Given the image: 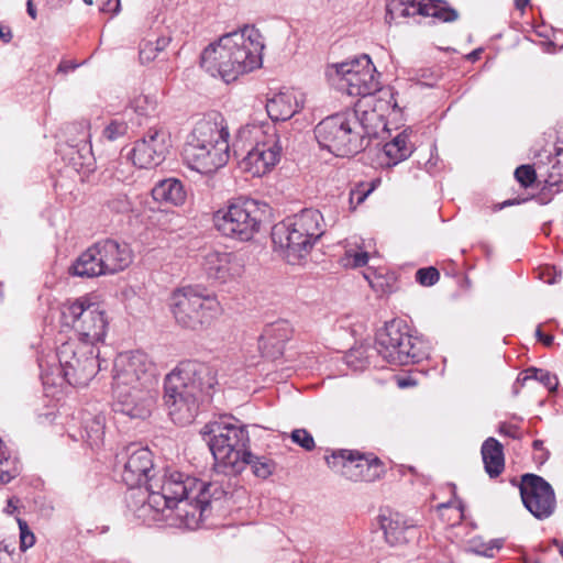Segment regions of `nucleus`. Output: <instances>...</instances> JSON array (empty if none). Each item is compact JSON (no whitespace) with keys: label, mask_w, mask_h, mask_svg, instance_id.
I'll use <instances>...</instances> for the list:
<instances>
[{"label":"nucleus","mask_w":563,"mask_h":563,"mask_svg":"<svg viewBox=\"0 0 563 563\" xmlns=\"http://www.w3.org/2000/svg\"><path fill=\"white\" fill-rule=\"evenodd\" d=\"M498 432L503 435L509 437L515 440H521L523 435L520 428L517 424L508 422H501L499 424Z\"/></svg>","instance_id":"8fccbe9b"},{"label":"nucleus","mask_w":563,"mask_h":563,"mask_svg":"<svg viewBox=\"0 0 563 563\" xmlns=\"http://www.w3.org/2000/svg\"><path fill=\"white\" fill-rule=\"evenodd\" d=\"M150 490V501L144 509L154 508L155 514L175 511L189 529L199 527L212 499L225 495L218 483H206L174 468H165L164 474L151 483Z\"/></svg>","instance_id":"f257e3e1"},{"label":"nucleus","mask_w":563,"mask_h":563,"mask_svg":"<svg viewBox=\"0 0 563 563\" xmlns=\"http://www.w3.org/2000/svg\"><path fill=\"white\" fill-rule=\"evenodd\" d=\"M369 351L363 345L351 349L344 356L346 365L354 371H363L369 365Z\"/></svg>","instance_id":"f704fd0d"},{"label":"nucleus","mask_w":563,"mask_h":563,"mask_svg":"<svg viewBox=\"0 0 563 563\" xmlns=\"http://www.w3.org/2000/svg\"><path fill=\"white\" fill-rule=\"evenodd\" d=\"M260 37L258 31L249 26L224 34L203 49L200 65L211 76H219L225 82L235 80L240 75L261 66L264 44Z\"/></svg>","instance_id":"7ed1b4c3"},{"label":"nucleus","mask_w":563,"mask_h":563,"mask_svg":"<svg viewBox=\"0 0 563 563\" xmlns=\"http://www.w3.org/2000/svg\"><path fill=\"white\" fill-rule=\"evenodd\" d=\"M85 434L82 438L88 443V445L93 448H99L103 443L104 438V417L95 416L93 418L86 421L84 427Z\"/></svg>","instance_id":"473e14b6"},{"label":"nucleus","mask_w":563,"mask_h":563,"mask_svg":"<svg viewBox=\"0 0 563 563\" xmlns=\"http://www.w3.org/2000/svg\"><path fill=\"white\" fill-rule=\"evenodd\" d=\"M440 278L439 271L433 267L419 268L416 272V280L422 286H433Z\"/></svg>","instance_id":"a18cd8bd"},{"label":"nucleus","mask_w":563,"mask_h":563,"mask_svg":"<svg viewBox=\"0 0 563 563\" xmlns=\"http://www.w3.org/2000/svg\"><path fill=\"white\" fill-rule=\"evenodd\" d=\"M365 60H371L369 56L366 54H363L358 57H355L353 59L340 63L334 65L335 73L339 77L345 76V69H350L353 71H360L363 68L365 69Z\"/></svg>","instance_id":"a19ab883"},{"label":"nucleus","mask_w":563,"mask_h":563,"mask_svg":"<svg viewBox=\"0 0 563 563\" xmlns=\"http://www.w3.org/2000/svg\"><path fill=\"white\" fill-rule=\"evenodd\" d=\"M266 112L272 121H287L299 111L296 97L290 92H279L266 101Z\"/></svg>","instance_id":"c85d7f7f"},{"label":"nucleus","mask_w":563,"mask_h":563,"mask_svg":"<svg viewBox=\"0 0 563 563\" xmlns=\"http://www.w3.org/2000/svg\"><path fill=\"white\" fill-rule=\"evenodd\" d=\"M217 384L213 365L195 360L180 362L164 380V402L170 419L180 426L194 422Z\"/></svg>","instance_id":"f03ea898"},{"label":"nucleus","mask_w":563,"mask_h":563,"mask_svg":"<svg viewBox=\"0 0 563 563\" xmlns=\"http://www.w3.org/2000/svg\"><path fill=\"white\" fill-rule=\"evenodd\" d=\"M155 107L156 102L148 96H139L131 103L133 111L141 117H147L155 110Z\"/></svg>","instance_id":"37998d69"},{"label":"nucleus","mask_w":563,"mask_h":563,"mask_svg":"<svg viewBox=\"0 0 563 563\" xmlns=\"http://www.w3.org/2000/svg\"><path fill=\"white\" fill-rule=\"evenodd\" d=\"M501 548V543L498 540L490 541L487 544H481L478 547H474L472 550L479 555L492 558L494 556L495 550H499Z\"/></svg>","instance_id":"3c124183"},{"label":"nucleus","mask_w":563,"mask_h":563,"mask_svg":"<svg viewBox=\"0 0 563 563\" xmlns=\"http://www.w3.org/2000/svg\"><path fill=\"white\" fill-rule=\"evenodd\" d=\"M201 434L213 455L218 473L236 475L244 470L243 455L249 451L250 435L243 423L233 417H221L207 423Z\"/></svg>","instance_id":"20e7f679"},{"label":"nucleus","mask_w":563,"mask_h":563,"mask_svg":"<svg viewBox=\"0 0 563 563\" xmlns=\"http://www.w3.org/2000/svg\"><path fill=\"white\" fill-rule=\"evenodd\" d=\"M169 43L167 37H158L154 43V46L157 48V52H162Z\"/></svg>","instance_id":"bf43d9fd"},{"label":"nucleus","mask_w":563,"mask_h":563,"mask_svg":"<svg viewBox=\"0 0 563 563\" xmlns=\"http://www.w3.org/2000/svg\"><path fill=\"white\" fill-rule=\"evenodd\" d=\"M368 192H369V190L365 194H357V203L363 202V200L366 198Z\"/></svg>","instance_id":"69168bd1"},{"label":"nucleus","mask_w":563,"mask_h":563,"mask_svg":"<svg viewBox=\"0 0 563 563\" xmlns=\"http://www.w3.org/2000/svg\"><path fill=\"white\" fill-rule=\"evenodd\" d=\"M183 159L192 170L211 174L227 164L229 150L222 142L217 146L187 140L183 150Z\"/></svg>","instance_id":"f3484780"},{"label":"nucleus","mask_w":563,"mask_h":563,"mask_svg":"<svg viewBox=\"0 0 563 563\" xmlns=\"http://www.w3.org/2000/svg\"><path fill=\"white\" fill-rule=\"evenodd\" d=\"M515 178L522 187L528 188L536 181L537 174L531 165H521L516 168Z\"/></svg>","instance_id":"c03bdc74"},{"label":"nucleus","mask_w":563,"mask_h":563,"mask_svg":"<svg viewBox=\"0 0 563 563\" xmlns=\"http://www.w3.org/2000/svg\"><path fill=\"white\" fill-rule=\"evenodd\" d=\"M529 2L530 0H515V7L516 9L523 11Z\"/></svg>","instance_id":"680f3d73"},{"label":"nucleus","mask_w":563,"mask_h":563,"mask_svg":"<svg viewBox=\"0 0 563 563\" xmlns=\"http://www.w3.org/2000/svg\"><path fill=\"white\" fill-rule=\"evenodd\" d=\"M272 241L290 264L303 258L314 245L290 218L273 227Z\"/></svg>","instance_id":"a211bd4d"},{"label":"nucleus","mask_w":563,"mask_h":563,"mask_svg":"<svg viewBox=\"0 0 563 563\" xmlns=\"http://www.w3.org/2000/svg\"><path fill=\"white\" fill-rule=\"evenodd\" d=\"M10 556L9 552L7 551V549L4 547H1L0 545V563H2L3 561H5Z\"/></svg>","instance_id":"0e129e2a"},{"label":"nucleus","mask_w":563,"mask_h":563,"mask_svg":"<svg viewBox=\"0 0 563 563\" xmlns=\"http://www.w3.org/2000/svg\"><path fill=\"white\" fill-rule=\"evenodd\" d=\"M152 197L161 203L179 206L186 200V191L180 180L168 178L155 185L152 189Z\"/></svg>","instance_id":"7c9ffc66"},{"label":"nucleus","mask_w":563,"mask_h":563,"mask_svg":"<svg viewBox=\"0 0 563 563\" xmlns=\"http://www.w3.org/2000/svg\"><path fill=\"white\" fill-rule=\"evenodd\" d=\"M263 212L258 201L241 198L230 203L227 209L218 210L213 222L222 235L249 241L258 232Z\"/></svg>","instance_id":"9b49d317"},{"label":"nucleus","mask_w":563,"mask_h":563,"mask_svg":"<svg viewBox=\"0 0 563 563\" xmlns=\"http://www.w3.org/2000/svg\"><path fill=\"white\" fill-rule=\"evenodd\" d=\"M290 219L313 244L324 234L323 217L317 209H303Z\"/></svg>","instance_id":"c756f323"},{"label":"nucleus","mask_w":563,"mask_h":563,"mask_svg":"<svg viewBox=\"0 0 563 563\" xmlns=\"http://www.w3.org/2000/svg\"><path fill=\"white\" fill-rule=\"evenodd\" d=\"M153 384V364L145 353H124L115 358L112 388H151Z\"/></svg>","instance_id":"4468645a"},{"label":"nucleus","mask_w":563,"mask_h":563,"mask_svg":"<svg viewBox=\"0 0 563 563\" xmlns=\"http://www.w3.org/2000/svg\"><path fill=\"white\" fill-rule=\"evenodd\" d=\"M365 69L353 71L345 69V76L339 77V87L355 97L372 96L379 91L378 74L372 60H365Z\"/></svg>","instance_id":"412c9836"},{"label":"nucleus","mask_w":563,"mask_h":563,"mask_svg":"<svg viewBox=\"0 0 563 563\" xmlns=\"http://www.w3.org/2000/svg\"><path fill=\"white\" fill-rule=\"evenodd\" d=\"M398 384L400 387H407V386L411 385V382L409 379H402V380H399Z\"/></svg>","instance_id":"338daca9"},{"label":"nucleus","mask_w":563,"mask_h":563,"mask_svg":"<svg viewBox=\"0 0 563 563\" xmlns=\"http://www.w3.org/2000/svg\"><path fill=\"white\" fill-rule=\"evenodd\" d=\"M544 183L549 188L555 187L558 191L563 190V162L558 159L552 164Z\"/></svg>","instance_id":"ea45409f"},{"label":"nucleus","mask_w":563,"mask_h":563,"mask_svg":"<svg viewBox=\"0 0 563 563\" xmlns=\"http://www.w3.org/2000/svg\"><path fill=\"white\" fill-rule=\"evenodd\" d=\"M103 12H112L113 14L120 11V0H108L101 8Z\"/></svg>","instance_id":"5fc2aeb1"},{"label":"nucleus","mask_w":563,"mask_h":563,"mask_svg":"<svg viewBox=\"0 0 563 563\" xmlns=\"http://www.w3.org/2000/svg\"><path fill=\"white\" fill-rule=\"evenodd\" d=\"M432 16L442 22H454L459 12L444 0H390L386 5L387 23L413 15Z\"/></svg>","instance_id":"2eb2a0df"},{"label":"nucleus","mask_w":563,"mask_h":563,"mask_svg":"<svg viewBox=\"0 0 563 563\" xmlns=\"http://www.w3.org/2000/svg\"><path fill=\"white\" fill-rule=\"evenodd\" d=\"M536 335H537L538 340L541 341L545 346H551L553 344V340H554L553 335L544 334L541 331L540 327L537 328Z\"/></svg>","instance_id":"13d9d810"},{"label":"nucleus","mask_w":563,"mask_h":563,"mask_svg":"<svg viewBox=\"0 0 563 563\" xmlns=\"http://www.w3.org/2000/svg\"><path fill=\"white\" fill-rule=\"evenodd\" d=\"M26 11H27V14L33 19L35 20L36 19V9L34 7V3L32 0H27L26 2Z\"/></svg>","instance_id":"052dcab7"},{"label":"nucleus","mask_w":563,"mask_h":563,"mask_svg":"<svg viewBox=\"0 0 563 563\" xmlns=\"http://www.w3.org/2000/svg\"><path fill=\"white\" fill-rule=\"evenodd\" d=\"M481 54H482V49H475L468 54L467 58L472 62H475L479 58Z\"/></svg>","instance_id":"e2e57ef3"},{"label":"nucleus","mask_w":563,"mask_h":563,"mask_svg":"<svg viewBox=\"0 0 563 563\" xmlns=\"http://www.w3.org/2000/svg\"><path fill=\"white\" fill-rule=\"evenodd\" d=\"M313 132L319 146L339 157L353 156L369 143L366 126L355 109L328 115Z\"/></svg>","instance_id":"39448f33"},{"label":"nucleus","mask_w":563,"mask_h":563,"mask_svg":"<svg viewBox=\"0 0 563 563\" xmlns=\"http://www.w3.org/2000/svg\"><path fill=\"white\" fill-rule=\"evenodd\" d=\"M523 506L537 519L549 518L555 510L556 500L552 486L541 476L525 474L519 485Z\"/></svg>","instance_id":"dca6fc26"},{"label":"nucleus","mask_w":563,"mask_h":563,"mask_svg":"<svg viewBox=\"0 0 563 563\" xmlns=\"http://www.w3.org/2000/svg\"><path fill=\"white\" fill-rule=\"evenodd\" d=\"M368 262V253L365 251H357L355 249H347L341 263L344 267L357 268L363 267Z\"/></svg>","instance_id":"58836bf2"},{"label":"nucleus","mask_w":563,"mask_h":563,"mask_svg":"<svg viewBox=\"0 0 563 563\" xmlns=\"http://www.w3.org/2000/svg\"><path fill=\"white\" fill-rule=\"evenodd\" d=\"M129 125L123 119H112L103 129L102 137L114 142L128 134Z\"/></svg>","instance_id":"4c0bfd02"},{"label":"nucleus","mask_w":563,"mask_h":563,"mask_svg":"<svg viewBox=\"0 0 563 563\" xmlns=\"http://www.w3.org/2000/svg\"><path fill=\"white\" fill-rule=\"evenodd\" d=\"M13 37V34H12V31H11V27L5 25V24H2L0 23V38L3 43H9L11 42Z\"/></svg>","instance_id":"4d7b16f0"},{"label":"nucleus","mask_w":563,"mask_h":563,"mask_svg":"<svg viewBox=\"0 0 563 563\" xmlns=\"http://www.w3.org/2000/svg\"><path fill=\"white\" fill-rule=\"evenodd\" d=\"M132 167L129 163H117L113 170V177L119 181H126L131 178Z\"/></svg>","instance_id":"603ef678"},{"label":"nucleus","mask_w":563,"mask_h":563,"mask_svg":"<svg viewBox=\"0 0 563 563\" xmlns=\"http://www.w3.org/2000/svg\"><path fill=\"white\" fill-rule=\"evenodd\" d=\"M229 131L223 117L219 112H211L200 119L192 129L188 140L217 145L222 142L229 150Z\"/></svg>","instance_id":"5701e85b"},{"label":"nucleus","mask_w":563,"mask_h":563,"mask_svg":"<svg viewBox=\"0 0 563 563\" xmlns=\"http://www.w3.org/2000/svg\"><path fill=\"white\" fill-rule=\"evenodd\" d=\"M384 153L389 158V164L396 165L407 159L412 154V145L406 132L399 133L394 140L384 145Z\"/></svg>","instance_id":"2f4dec72"},{"label":"nucleus","mask_w":563,"mask_h":563,"mask_svg":"<svg viewBox=\"0 0 563 563\" xmlns=\"http://www.w3.org/2000/svg\"><path fill=\"white\" fill-rule=\"evenodd\" d=\"M201 266L209 278L220 282H227L242 272V264L234 253L217 250L203 253Z\"/></svg>","instance_id":"4be33fe9"},{"label":"nucleus","mask_w":563,"mask_h":563,"mask_svg":"<svg viewBox=\"0 0 563 563\" xmlns=\"http://www.w3.org/2000/svg\"><path fill=\"white\" fill-rule=\"evenodd\" d=\"M100 267L104 275H112L125 269L132 262V252L126 243H119L112 239L96 242Z\"/></svg>","instance_id":"b1692460"},{"label":"nucleus","mask_w":563,"mask_h":563,"mask_svg":"<svg viewBox=\"0 0 563 563\" xmlns=\"http://www.w3.org/2000/svg\"><path fill=\"white\" fill-rule=\"evenodd\" d=\"M376 352L393 365L416 364L429 356L426 343L412 336L400 320L386 322L375 338Z\"/></svg>","instance_id":"6e6552de"},{"label":"nucleus","mask_w":563,"mask_h":563,"mask_svg":"<svg viewBox=\"0 0 563 563\" xmlns=\"http://www.w3.org/2000/svg\"><path fill=\"white\" fill-rule=\"evenodd\" d=\"M169 306L177 324L194 331L209 328L221 312L217 297L199 286L177 288Z\"/></svg>","instance_id":"0eeeda50"},{"label":"nucleus","mask_w":563,"mask_h":563,"mask_svg":"<svg viewBox=\"0 0 563 563\" xmlns=\"http://www.w3.org/2000/svg\"><path fill=\"white\" fill-rule=\"evenodd\" d=\"M532 448L534 451L539 452L534 455V460L539 464H544L550 457V452L547 449H544L543 441L534 440L532 443Z\"/></svg>","instance_id":"864d4df0"},{"label":"nucleus","mask_w":563,"mask_h":563,"mask_svg":"<svg viewBox=\"0 0 563 563\" xmlns=\"http://www.w3.org/2000/svg\"><path fill=\"white\" fill-rule=\"evenodd\" d=\"M117 457L119 459V462L123 464L121 477L129 488L141 487L143 484L146 485L145 488L147 497L139 508V516H150L154 521L158 520L159 516H165V514H155L154 508L144 509L150 501L151 483L159 478L165 472L164 470L161 474L151 475L154 470L153 453L151 450L140 446L139 444L131 443L125 446Z\"/></svg>","instance_id":"9d476101"},{"label":"nucleus","mask_w":563,"mask_h":563,"mask_svg":"<svg viewBox=\"0 0 563 563\" xmlns=\"http://www.w3.org/2000/svg\"><path fill=\"white\" fill-rule=\"evenodd\" d=\"M481 454L488 476L490 478L498 477L505 470L503 444L493 437L487 438L482 444Z\"/></svg>","instance_id":"cd10ccee"},{"label":"nucleus","mask_w":563,"mask_h":563,"mask_svg":"<svg viewBox=\"0 0 563 563\" xmlns=\"http://www.w3.org/2000/svg\"><path fill=\"white\" fill-rule=\"evenodd\" d=\"M60 375L71 386L81 387L97 374L99 364L93 347L75 341L62 343L56 350Z\"/></svg>","instance_id":"f8f14e48"},{"label":"nucleus","mask_w":563,"mask_h":563,"mask_svg":"<svg viewBox=\"0 0 563 563\" xmlns=\"http://www.w3.org/2000/svg\"><path fill=\"white\" fill-rule=\"evenodd\" d=\"M233 146L235 151L246 152L242 167L256 177L268 173L279 162L283 151L279 134L274 125L265 130L256 125L241 128Z\"/></svg>","instance_id":"423d86ee"},{"label":"nucleus","mask_w":563,"mask_h":563,"mask_svg":"<svg viewBox=\"0 0 563 563\" xmlns=\"http://www.w3.org/2000/svg\"><path fill=\"white\" fill-rule=\"evenodd\" d=\"M168 134L163 129L151 128L135 142L131 157L134 166L152 168L158 166L168 152Z\"/></svg>","instance_id":"6ab92c4d"},{"label":"nucleus","mask_w":563,"mask_h":563,"mask_svg":"<svg viewBox=\"0 0 563 563\" xmlns=\"http://www.w3.org/2000/svg\"><path fill=\"white\" fill-rule=\"evenodd\" d=\"M291 440L307 451L314 448V440L306 429H296L291 432Z\"/></svg>","instance_id":"de8ad7c7"},{"label":"nucleus","mask_w":563,"mask_h":563,"mask_svg":"<svg viewBox=\"0 0 563 563\" xmlns=\"http://www.w3.org/2000/svg\"><path fill=\"white\" fill-rule=\"evenodd\" d=\"M523 380L536 379L540 382L549 391H555L559 385L558 377L547 369L529 367L526 369Z\"/></svg>","instance_id":"c9c22d12"},{"label":"nucleus","mask_w":563,"mask_h":563,"mask_svg":"<svg viewBox=\"0 0 563 563\" xmlns=\"http://www.w3.org/2000/svg\"><path fill=\"white\" fill-rule=\"evenodd\" d=\"M157 48L154 46V43L151 41L142 42L140 46L139 57L142 64L150 63L154 60L157 56Z\"/></svg>","instance_id":"09e8293b"},{"label":"nucleus","mask_w":563,"mask_h":563,"mask_svg":"<svg viewBox=\"0 0 563 563\" xmlns=\"http://www.w3.org/2000/svg\"><path fill=\"white\" fill-rule=\"evenodd\" d=\"M113 411L131 419L144 420L150 417L155 404L151 388H113Z\"/></svg>","instance_id":"aec40b11"},{"label":"nucleus","mask_w":563,"mask_h":563,"mask_svg":"<svg viewBox=\"0 0 563 563\" xmlns=\"http://www.w3.org/2000/svg\"><path fill=\"white\" fill-rule=\"evenodd\" d=\"M291 336L289 323L280 320L268 324L260 336L258 346L264 357L277 360L284 354L285 344Z\"/></svg>","instance_id":"a878e982"},{"label":"nucleus","mask_w":563,"mask_h":563,"mask_svg":"<svg viewBox=\"0 0 563 563\" xmlns=\"http://www.w3.org/2000/svg\"><path fill=\"white\" fill-rule=\"evenodd\" d=\"M20 474V470L14 461L5 456L2 451V441L0 440V484H8Z\"/></svg>","instance_id":"e433bc0d"},{"label":"nucleus","mask_w":563,"mask_h":563,"mask_svg":"<svg viewBox=\"0 0 563 563\" xmlns=\"http://www.w3.org/2000/svg\"><path fill=\"white\" fill-rule=\"evenodd\" d=\"M325 462L332 470L352 482L372 483L379 479L384 473V464L376 456H366L358 451L338 450L327 455Z\"/></svg>","instance_id":"ddd939ff"},{"label":"nucleus","mask_w":563,"mask_h":563,"mask_svg":"<svg viewBox=\"0 0 563 563\" xmlns=\"http://www.w3.org/2000/svg\"><path fill=\"white\" fill-rule=\"evenodd\" d=\"M100 256L96 243L84 251L69 266L68 273L80 278H95L104 275L100 267Z\"/></svg>","instance_id":"bb28decb"},{"label":"nucleus","mask_w":563,"mask_h":563,"mask_svg":"<svg viewBox=\"0 0 563 563\" xmlns=\"http://www.w3.org/2000/svg\"><path fill=\"white\" fill-rule=\"evenodd\" d=\"M60 320L64 327L71 328L77 333L80 344L92 346L101 342L107 333L108 321L104 311L87 297L65 302Z\"/></svg>","instance_id":"1a4fd4ad"},{"label":"nucleus","mask_w":563,"mask_h":563,"mask_svg":"<svg viewBox=\"0 0 563 563\" xmlns=\"http://www.w3.org/2000/svg\"><path fill=\"white\" fill-rule=\"evenodd\" d=\"M380 527L390 545L408 543L418 534L417 523L400 512L380 516Z\"/></svg>","instance_id":"393cba45"},{"label":"nucleus","mask_w":563,"mask_h":563,"mask_svg":"<svg viewBox=\"0 0 563 563\" xmlns=\"http://www.w3.org/2000/svg\"><path fill=\"white\" fill-rule=\"evenodd\" d=\"M243 460H245L244 467L250 465L253 474L263 479L271 476L276 468V464L272 459L254 455L251 451L243 455Z\"/></svg>","instance_id":"72a5a7b5"},{"label":"nucleus","mask_w":563,"mask_h":563,"mask_svg":"<svg viewBox=\"0 0 563 563\" xmlns=\"http://www.w3.org/2000/svg\"><path fill=\"white\" fill-rule=\"evenodd\" d=\"M108 208L115 213H125L132 209L126 194H115L107 201Z\"/></svg>","instance_id":"79ce46f5"},{"label":"nucleus","mask_w":563,"mask_h":563,"mask_svg":"<svg viewBox=\"0 0 563 563\" xmlns=\"http://www.w3.org/2000/svg\"><path fill=\"white\" fill-rule=\"evenodd\" d=\"M86 4L88 5H91L92 4V0H82Z\"/></svg>","instance_id":"774afa93"},{"label":"nucleus","mask_w":563,"mask_h":563,"mask_svg":"<svg viewBox=\"0 0 563 563\" xmlns=\"http://www.w3.org/2000/svg\"><path fill=\"white\" fill-rule=\"evenodd\" d=\"M77 64L71 60H62L57 67L58 73L67 74L77 68Z\"/></svg>","instance_id":"6e6d98bb"},{"label":"nucleus","mask_w":563,"mask_h":563,"mask_svg":"<svg viewBox=\"0 0 563 563\" xmlns=\"http://www.w3.org/2000/svg\"><path fill=\"white\" fill-rule=\"evenodd\" d=\"M19 529H20V548L22 551L27 550L33 547L35 543V536L30 530L27 523L23 519H18Z\"/></svg>","instance_id":"49530a36"}]
</instances>
